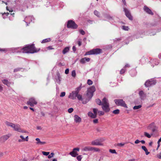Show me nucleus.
Wrapping results in <instances>:
<instances>
[{"label": "nucleus", "mask_w": 161, "mask_h": 161, "mask_svg": "<svg viewBox=\"0 0 161 161\" xmlns=\"http://www.w3.org/2000/svg\"><path fill=\"white\" fill-rule=\"evenodd\" d=\"M77 93H76L74 91H73L71 93H70L69 96V98L72 99H75L77 97Z\"/></svg>", "instance_id": "16"}, {"label": "nucleus", "mask_w": 161, "mask_h": 161, "mask_svg": "<svg viewBox=\"0 0 161 161\" xmlns=\"http://www.w3.org/2000/svg\"><path fill=\"white\" fill-rule=\"evenodd\" d=\"M109 152L112 153H115L116 154H117V152H116L115 150V149H110L109 150Z\"/></svg>", "instance_id": "33"}, {"label": "nucleus", "mask_w": 161, "mask_h": 161, "mask_svg": "<svg viewBox=\"0 0 161 161\" xmlns=\"http://www.w3.org/2000/svg\"><path fill=\"white\" fill-rule=\"evenodd\" d=\"M51 40V39L50 38H48L43 39L41 42V43H44L50 42Z\"/></svg>", "instance_id": "26"}, {"label": "nucleus", "mask_w": 161, "mask_h": 161, "mask_svg": "<svg viewBox=\"0 0 161 161\" xmlns=\"http://www.w3.org/2000/svg\"><path fill=\"white\" fill-rule=\"evenodd\" d=\"M76 158L78 160V161H80L82 159L81 156L79 155L77 156Z\"/></svg>", "instance_id": "43"}, {"label": "nucleus", "mask_w": 161, "mask_h": 161, "mask_svg": "<svg viewBox=\"0 0 161 161\" xmlns=\"http://www.w3.org/2000/svg\"><path fill=\"white\" fill-rule=\"evenodd\" d=\"M42 153L43 155H45V156H47L50 153L49 152H44V151L42 152Z\"/></svg>", "instance_id": "35"}, {"label": "nucleus", "mask_w": 161, "mask_h": 161, "mask_svg": "<svg viewBox=\"0 0 161 161\" xmlns=\"http://www.w3.org/2000/svg\"><path fill=\"white\" fill-rule=\"evenodd\" d=\"M113 113L115 114H118L119 113V109H116L113 111Z\"/></svg>", "instance_id": "34"}, {"label": "nucleus", "mask_w": 161, "mask_h": 161, "mask_svg": "<svg viewBox=\"0 0 161 161\" xmlns=\"http://www.w3.org/2000/svg\"><path fill=\"white\" fill-rule=\"evenodd\" d=\"M3 90V87L0 85V92L2 91Z\"/></svg>", "instance_id": "63"}, {"label": "nucleus", "mask_w": 161, "mask_h": 161, "mask_svg": "<svg viewBox=\"0 0 161 161\" xmlns=\"http://www.w3.org/2000/svg\"><path fill=\"white\" fill-rule=\"evenodd\" d=\"M122 29L124 30L128 31L129 30V27L127 26H122Z\"/></svg>", "instance_id": "42"}, {"label": "nucleus", "mask_w": 161, "mask_h": 161, "mask_svg": "<svg viewBox=\"0 0 161 161\" xmlns=\"http://www.w3.org/2000/svg\"><path fill=\"white\" fill-rule=\"evenodd\" d=\"M156 126L154 123H152L149 124L147 127V129L151 130L153 132H154L156 130Z\"/></svg>", "instance_id": "13"}, {"label": "nucleus", "mask_w": 161, "mask_h": 161, "mask_svg": "<svg viewBox=\"0 0 161 161\" xmlns=\"http://www.w3.org/2000/svg\"><path fill=\"white\" fill-rule=\"evenodd\" d=\"M96 102L99 105H102V102L99 99H97L96 100Z\"/></svg>", "instance_id": "30"}, {"label": "nucleus", "mask_w": 161, "mask_h": 161, "mask_svg": "<svg viewBox=\"0 0 161 161\" xmlns=\"http://www.w3.org/2000/svg\"><path fill=\"white\" fill-rule=\"evenodd\" d=\"M67 26L68 28L74 29L77 28L78 26L75 22L72 20H70L68 21Z\"/></svg>", "instance_id": "9"}, {"label": "nucleus", "mask_w": 161, "mask_h": 161, "mask_svg": "<svg viewBox=\"0 0 161 161\" xmlns=\"http://www.w3.org/2000/svg\"><path fill=\"white\" fill-rule=\"evenodd\" d=\"M124 11L126 16L130 20H132V17L129 11L126 8H124Z\"/></svg>", "instance_id": "14"}, {"label": "nucleus", "mask_w": 161, "mask_h": 161, "mask_svg": "<svg viewBox=\"0 0 161 161\" xmlns=\"http://www.w3.org/2000/svg\"><path fill=\"white\" fill-rule=\"evenodd\" d=\"M144 10L147 13L151 15H153V13L152 12L151 10L147 6H145L144 7Z\"/></svg>", "instance_id": "19"}, {"label": "nucleus", "mask_w": 161, "mask_h": 161, "mask_svg": "<svg viewBox=\"0 0 161 161\" xmlns=\"http://www.w3.org/2000/svg\"><path fill=\"white\" fill-rule=\"evenodd\" d=\"M74 120L76 123H80L81 121V119L77 115H75L74 116Z\"/></svg>", "instance_id": "17"}, {"label": "nucleus", "mask_w": 161, "mask_h": 161, "mask_svg": "<svg viewBox=\"0 0 161 161\" xmlns=\"http://www.w3.org/2000/svg\"><path fill=\"white\" fill-rule=\"evenodd\" d=\"M89 116L90 117L92 118H95L96 117L97 115L96 114H94L92 113V112H90L88 113V114Z\"/></svg>", "instance_id": "24"}, {"label": "nucleus", "mask_w": 161, "mask_h": 161, "mask_svg": "<svg viewBox=\"0 0 161 161\" xmlns=\"http://www.w3.org/2000/svg\"><path fill=\"white\" fill-rule=\"evenodd\" d=\"M139 95L140 96V98L142 99H144L146 97V94L142 91H141L139 93Z\"/></svg>", "instance_id": "18"}, {"label": "nucleus", "mask_w": 161, "mask_h": 161, "mask_svg": "<svg viewBox=\"0 0 161 161\" xmlns=\"http://www.w3.org/2000/svg\"><path fill=\"white\" fill-rule=\"evenodd\" d=\"M76 72L75 70L72 71V76L73 77H75L76 76Z\"/></svg>", "instance_id": "38"}, {"label": "nucleus", "mask_w": 161, "mask_h": 161, "mask_svg": "<svg viewBox=\"0 0 161 161\" xmlns=\"http://www.w3.org/2000/svg\"><path fill=\"white\" fill-rule=\"evenodd\" d=\"M54 153H51V154L50 155H48V158H50L52 157H53L54 156Z\"/></svg>", "instance_id": "36"}, {"label": "nucleus", "mask_w": 161, "mask_h": 161, "mask_svg": "<svg viewBox=\"0 0 161 161\" xmlns=\"http://www.w3.org/2000/svg\"><path fill=\"white\" fill-rule=\"evenodd\" d=\"M80 150L79 148H74L73 149V151L69 153V154L72 156L75 157L78 155V152H79Z\"/></svg>", "instance_id": "10"}, {"label": "nucleus", "mask_w": 161, "mask_h": 161, "mask_svg": "<svg viewBox=\"0 0 161 161\" xmlns=\"http://www.w3.org/2000/svg\"><path fill=\"white\" fill-rule=\"evenodd\" d=\"M84 151H94V152H99L100 150L99 148L90 146H86L83 148Z\"/></svg>", "instance_id": "7"}, {"label": "nucleus", "mask_w": 161, "mask_h": 161, "mask_svg": "<svg viewBox=\"0 0 161 161\" xmlns=\"http://www.w3.org/2000/svg\"><path fill=\"white\" fill-rule=\"evenodd\" d=\"M125 143H118L117 144V146H118L122 147L123 146L125 145Z\"/></svg>", "instance_id": "39"}, {"label": "nucleus", "mask_w": 161, "mask_h": 161, "mask_svg": "<svg viewBox=\"0 0 161 161\" xmlns=\"http://www.w3.org/2000/svg\"><path fill=\"white\" fill-rule=\"evenodd\" d=\"M47 48V50H51L54 49V48H53L51 46L48 47Z\"/></svg>", "instance_id": "53"}, {"label": "nucleus", "mask_w": 161, "mask_h": 161, "mask_svg": "<svg viewBox=\"0 0 161 161\" xmlns=\"http://www.w3.org/2000/svg\"><path fill=\"white\" fill-rule=\"evenodd\" d=\"M20 138L23 140V141L24 142L25 141V138L22 135H21L20 136Z\"/></svg>", "instance_id": "55"}, {"label": "nucleus", "mask_w": 161, "mask_h": 161, "mask_svg": "<svg viewBox=\"0 0 161 161\" xmlns=\"http://www.w3.org/2000/svg\"><path fill=\"white\" fill-rule=\"evenodd\" d=\"M27 105H30L31 106L33 107L35 105L37 104V102L35 99L33 97L30 98L28 101L27 102Z\"/></svg>", "instance_id": "8"}, {"label": "nucleus", "mask_w": 161, "mask_h": 161, "mask_svg": "<svg viewBox=\"0 0 161 161\" xmlns=\"http://www.w3.org/2000/svg\"><path fill=\"white\" fill-rule=\"evenodd\" d=\"M36 141L37 142L36 143L37 145H43L46 143V142H42L41 141L40 139L39 138H36Z\"/></svg>", "instance_id": "22"}, {"label": "nucleus", "mask_w": 161, "mask_h": 161, "mask_svg": "<svg viewBox=\"0 0 161 161\" xmlns=\"http://www.w3.org/2000/svg\"><path fill=\"white\" fill-rule=\"evenodd\" d=\"M87 83L89 85H91L92 84L93 82L91 80L89 79L87 80Z\"/></svg>", "instance_id": "40"}, {"label": "nucleus", "mask_w": 161, "mask_h": 161, "mask_svg": "<svg viewBox=\"0 0 161 161\" xmlns=\"http://www.w3.org/2000/svg\"><path fill=\"white\" fill-rule=\"evenodd\" d=\"M19 70V68L16 69L14 70V72H16Z\"/></svg>", "instance_id": "59"}, {"label": "nucleus", "mask_w": 161, "mask_h": 161, "mask_svg": "<svg viewBox=\"0 0 161 161\" xmlns=\"http://www.w3.org/2000/svg\"><path fill=\"white\" fill-rule=\"evenodd\" d=\"M81 89V85L80 86H79L77 87L75 89V90L74 91L76 93L78 94L80 90Z\"/></svg>", "instance_id": "27"}, {"label": "nucleus", "mask_w": 161, "mask_h": 161, "mask_svg": "<svg viewBox=\"0 0 161 161\" xmlns=\"http://www.w3.org/2000/svg\"><path fill=\"white\" fill-rule=\"evenodd\" d=\"M69 70L68 69H66L65 71V73L66 74H69Z\"/></svg>", "instance_id": "54"}, {"label": "nucleus", "mask_w": 161, "mask_h": 161, "mask_svg": "<svg viewBox=\"0 0 161 161\" xmlns=\"http://www.w3.org/2000/svg\"><path fill=\"white\" fill-rule=\"evenodd\" d=\"M19 70V68L16 69L14 70V72H16Z\"/></svg>", "instance_id": "60"}, {"label": "nucleus", "mask_w": 161, "mask_h": 161, "mask_svg": "<svg viewBox=\"0 0 161 161\" xmlns=\"http://www.w3.org/2000/svg\"><path fill=\"white\" fill-rule=\"evenodd\" d=\"M121 40V38L116 39L115 41H120Z\"/></svg>", "instance_id": "64"}, {"label": "nucleus", "mask_w": 161, "mask_h": 161, "mask_svg": "<svg viewBox=\"0 0 161 161\" xmlns=\"http://www.w3.org/2000/svg\"><path fill=\"white\" fill-rule=\"evenodd\" d=\"M24 142V141L21 139H19L18 140V142Z\"/></svg>", "instance_id": "61"}, {"label": "nucleus", "mask_w": 161, "mask_h": 161, "mask_svg": "<svg viewBox=\"0 0 161 161\" xmlns=\"http://www.w3.org/2000/svg\"><path fill=\"white\" fill-rule=\"evenodd\" d=\"M91 145H100L103 146V145L101 143L98 139L93 141L91 142Z\"/></svg>", "instance_id": "15"}, {"label": "nucleus", "mask_w": 161, "mask_h": 161, "mask_svg": "<svg viewBox=\"0 0 161 161\" xmlns=\"http://www.w3.org/2000/svg\"><path fill=\"white\" fill-rule=\"evenodd\" d=\"M0 51L2 52H6L7 51V49L5 48H0Z\"/></svg>", "instance_id": "50"}, {"label": "nucleus", "mask_w": 161, "mask_h": 161, "mask_svg": "<svg viewBox=\"0 0 161 161\" xmlns=\"http://www.w3.org/2000/svg\"><path fill=\"white\" fill-rule=\"evenodd\" d=\"M69 51V47H65L63 51V53L64 54H65Z\"/></svg>", "instance_id": "29"}, {"label": "nucleus", "mask_w": 161, "mask_h": 161, "mask_svg": "<svg viewBox=\"0 0 161 161\" xmlns=\"http://www.w3.org/2000/svg\"><path fill=\"white\" fill-rule=\"evenodd\" d=\"M78 43L79 46H80L81 45V42L80 41H78Z\"/></svg>", "instance_id": "58"}, {"label": "nucleus", "mask_w": 161, "mask_h": 161, "mask_svg": "<svg viewBox=\"0 0 161 161\" xmlns=\"http://www.w3.org/2000/svg\"><path fill=\"white\" fill-rule=\"evenodd\" d=\"M65 93L64 92H62L60 95V97H63L65 96Z\"/></svg>", "instance_id": "48"}, {"label": "nucleus", "mask_w": 161, "mask_h": 161, "mask_svg": "<svg viewBox=\"0 0 161 161\" xmlns=\"http://www.w3.org/2000/svg\"><path fill=\"white\" fill-rule=\"evenodd\" d=\"M114 101L116 104L118 106H120L126 108H127L126 104H125V101H123V99H115Z\"/></svg>", "instance_id": "4"}, {"label": "nucleus", "mask_w": 161, "mask_h": 161, "mask_svg": "<svg viewBox=\"0 0 161 161\" xmlns=\"http://www.w3.org/2000/svg\"><path fill=\"white\" fill-rule=\"evenodd\" d=\"M142 148L143 150H144L145 151L146 154L147 155L149 154V152L148 151L147 149L145 146H142Z\"/></svg>", "instance_id": "25"}, {"label": "nucleus", "mask_w": 161, "mask_h": 161, "mask_svg": "<svg viewBox=\"0 0 161 161\" xmlns=\"http://www.w3.org/2000/svg\"><path fill=\"white\" fill-rule=\"evenodd\" d=\"M130 67V66L128 64H126L124 67V68H125L126 67Z\"/></svg>", "instance_id": "62"}, {"label": "nucleus", "mask_w": 161, "mask_h": 161, "mask_svg": "<svg viewBox=\"0 0 161 161\" xmlns=\"http://www.w3.org/2000/svg\"><path fill=\"white\" fill-rule=\"evenodd\" d=\"M98 113L99 115H102L104 114V112L101 111H98Z\"/></svg>", "instance_id": "41"}, {"label": "nucleus", "mask_w": 161, "mask_h": 161, "mask_svg": "<svg viewBox=\"0 0 161 161\" xmlns=\"http://www.w3.org/2000/svg\"><path fill=\"white\" fill-rule=\"evenodd\" d=\"M161 142V137L158 140L157 143L158 145V148H159L160 146V142Z\"/></svg>", "instance_id": "44"}, {"label": "nucleus", "mask_w": 161, "mask_h": 161, "mask_svg": "<svg viewBox=\"0 0 161 161\" xmlns=\"http://www.w3.org/2000/svg\"><path fill=\"white\" fill-rule=\"evenodd\" d=\"M140 142V141H139V140H136L135 142V144H138V143H139Z\"/></svg>", "instance_id": "56"}, {"label": "nucleus", "mask_w": 161, "mask_h": 161, "mask_svg": "<svg viewBox=\"0 0 161 161\" xmlns=\"http://www.w3.org/2000/svg\"><path fill=\"white\" fill-rule=\"evenodd\" d=\"M80 33L82 35H84L85 34V32L84 31L82 30H80L79 31Z\"/></svg>", "instance_id": "45"}, {"label": "nucleus", "mask_w": 161, "mask_h": 161, "mask_svg": "<svg viewBox=\"0 0 161 161\" xmlns=\"http://www.w3.org/2000/svg\"><path fill=\"white\" fill-rule=\"evenodd\" d=\"M156 82L153 79H151L150 80H147L145 84V86L147 87L151 86L152 85L155 84Z\"/></svg>", "instance_id": "11"}, {"label": "nucleus", "mask_w": 161, "mask_h": 161, "mask_svg": "<svg viewBox=\"0 0 161 161\" xmlns=\"http://www.w3.org/2000/svg\"><path fill=\"white\" fill-rule=\"evenodd\" d=\"M102 109L106 112H108L110 110L108 100L105 97L102 100Z\"/></svg>", "instance_id": "3"}, {"label": "nucleus", "mask_w": 161, "mask_h": 161, "mask_svg": "<svg viewBox=\"0 0 161 161\" xmlns=\"http://www.w3.org/2000/svg\"><path fill=\"white\" fill-rule=\"evenodd\" d=\"M142 107V106L141 105H139L138 106H135L134 107H133V109L134 110H136L137 109H138Z\"/></svg>", "instance_id": "32"}, {"label": "nucleus", "mask_w": 161, "mask_h": 161, "mask_svg": "<svg viewBox=\"0 0 161 161\" xmlns=\"http://www.w3.org/2000/svg\"><path fill=\"white\" fill-rule=\"evenodd\" d=\"M5 124L8 126H10L13 128L14 130L19 132L26 133L27 131L21 129L20 126L19 124H15L8 121L5 122Z\"/></svg>", "instance_id": "1"}, {"label": "nucleus", "mask_w": 161, "mask_h": 161, "mask_svg": "<svg viewBox=\"0 0 161 161\" xmlns=\"http://www.w3.org/2000/svg\"><path fill=\"white\" fill-rule=\"evenodd\" d=\"M40 49H36L33 44L26 46L22 49L23 53H34L39 51Z\"/></svg>", "instance_id": "2"}, {"label": "nucleus", "mask_w": 161, "mask_h": 161, "mask_svg": "<svg viewBox=\"0 0 161 161\" xmlns=\"http://www.w3.org/2000/svg\"><path fill=\"white\" fill-rule=\"evenodd\" d=\"M125 69H122L120 71V74H123L125 73Z\"/></svg>", "instance_id": "49"}, {"label": "nucleus", "mask_w": 161, "mask_h": 161, "mask_svg": "<svg viewBox=\"0 0 161 161\" xmlns=\"http://www.w3.org/2000/svg\"><path fill=\"white\" fill-rule=\"evenodd\" d=\"M95 88L94 86H92L88 89L87 95L88 98H91L93 96L94 92L95 91Z\"/></svg>", "instance_id": "5"}, {"label": "nucleus", "mask_w": 161, "mask_h": 161, "mask_svg": "<svg viewBox=\"0 0 161 161\" xmlns=\"http://www.w3.org/2000/svg\"><path fill=\"white\" fill-rule=\"evenodd\" d=\"M72 49H73V50L74 52H75L76 50V48L75 46H74L73 47Z\"/></svg>", "instance_id": "57"}, {"label": "nucleus", "mask_w": 161, "mask_h": 161, "mask_svg": "<svg viewBox=\"0 0 161 161\" xmlns=\"http://www.w3.org/2000/svg\"><path fill=\"white\" fill-rule=\"evenodd\" d=\"M2 82L4 84L9 86H10L11 83L8 80L4 79L2 80Z\"/></svg>", "instance_id": "23"}, {"label": "nucleus", "mask_w": 161, "mask_h": 161, "mask_svg": "<svg viewBox=\"0 0 161 161\" xmlns=\"http://www.w3.org/2000/svg\"><path fill=\"white\" fill-rule=\"evenodd\" d=\"M11 136L12 135L10 133H8L6 135L3 136L0 138V141L4 142Z\"/></svg>", "instance_id": "12"}, {"label": "nucleus", "mask_w": 161, "mask_h": 161, "mask_svg": "<svg viewBox=\"0 0 161 161\" xmlns=\"http://www.w3.org/2000/svg\"><path fill=\"white\" fill-rule=\"evenodd\" d=\"M94 14L96 16H99V12L97 11L96 10L95 11H94Z\"/></svg>", "instance_id": "47"}, {"label": "nucleus", "mask_w": 161, "mask_h": 161, "mask_svg": "<svg viewBox=\"0 0 161 161\" xmlns=\"http://www.w3.org/2000/svg\"><path fill=\"white\" fill-rule=\"evenodd\" d=\"M144 134L145 136L148 138H150L151 137V136L153 135V134H150L146 132H144Z\"/></svg>", "instance_id": "28"}, {"label": "nucleus", "mask_w": 161, "mask_h": 161, "mask_svg": "<svg viewBox=\"0 0 161 161\" xmlns=\"http://www.w3.org/2000/svg\"><path fill=\"white\" fill-rule=\"evenodd\" d=\"M157 157L159 159H161V152L157 155Z\"/></svg>", "instance_id": "51"}, {"label": "nucleus", "mask_w": 161, "mask_h": 161, "mask_svg": "<svg viewBox=\"0 0 161 161\" xmlns=\"http://www.w3.org/2000/svg\"><path fill=\"white\" fill-rule=\"evenodd\" d=\"M73 109L72 108H70L68 109V112L69 113H71L73 111Z\"/></svg>", "instance_id": "46"}, {"label": "nucleus", "mask_w": 161, "mask_h": 161, "mask_svg": "<svg viewBox=\"0 0 161 161\" xmlns=\"http://www.w3.org/2000/svg\"><path fill=\"white\" fill-rule=\"evenodd\" d=\"M93 122L95 123H97L98 122V120L97 119H94L93 121Z\"/></svg>", "instance_id": "52"}, {"label": "nucleus", "mask_w": 161, "mask_h": 161, "mask_svg": "<svg viewBox=\"0 0 161 161\" xmlns=\"http://www.w3.org/2000/svg\"><path fill=\"white\" fill-rule=\"evenodd\" d=\"M90 60V58H89L85 57L81 59L80 60V62L81 63L84 64L85 63L86 61L88 62Z\"/></svg>", "instance_id": "21"}, {"label": "nucleus", "mask_w": 161, "mask_h": 161, "mask_svg": "<svg viewBox=\"0 0 161 161\" xmlns=\"http://www.w3.org/2000/svg\"><path fill=\"white\" fill-rule=\"evenodd\" d=\"M101 50L99 48L93 49L86 53L85 55L98 54L101 52Z\"/></svg>", "instance_id": "6"}, {"label": "nucleus", "mask_w": 161, "mask_h": 161, "mask_svg": "<svg viewBox=\"0 0 161 161\" xmlns=\"http://www.w3.org/2000/svg\"><path fill=\"white\" fill-rule=\"evenodd\" d=\"M79 100H82V96L80 94H77V96L76 97Z\"/></svg>", "instance_id": "31"}, {"label": "nucleus", "mask_w": 161, "mask_h": 161, "mask_svg": "<svg viewBox=\"0 0 161 161\" xmlns=\"http://www.w3.org/2000/svg\"><path fill=\"white\" fill-rule=\"evenodd\" d=\"M93 112L94 113V114H96V115H97V112H98V110L97 109V108H93Z\"/></svg>", "instance_id": "37"}, {"label": "nucleus", "mask_w": 161, "mask_h": 161, "mask_svg": "<svg viewBox=\"0 0 161 161\" xmlns=\"http://www.w3.org/2000/svg\"><path fill=\"white\" fill-rule=\"evenodd\" d=\"M33 19V17L31 16H28L26 17L24 20L26 23H30L32 21V19Z\"/></svg>", "instance_id": "20"}]
</instances>
